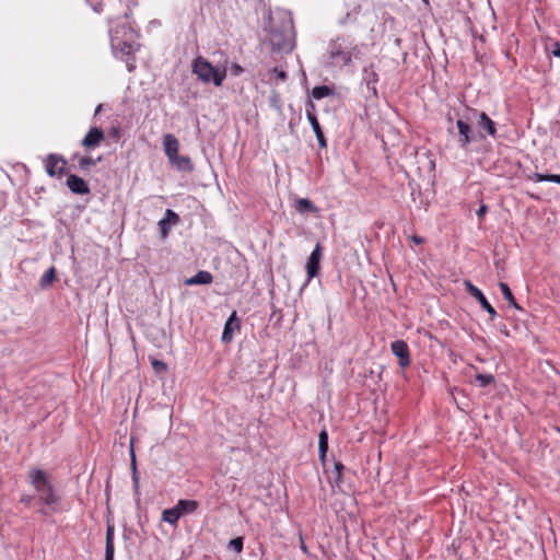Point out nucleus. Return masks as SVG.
Masks as SVG:
<instances>
[{
    "label": "nucleus",
    "mask_w": 560,
    "mask_h": 560,
    "mask_svg": "<svg viewBox=\"0 0 560 560\" xmlns=\"http://www.w3.org/2000/svg\"><path fill=\"white\" fill-rule=\"evenodd\" d=\"M164 152L167 159L175 158L179 150V142L172 133H166L163 137Z\"/></svg>",
    "instance_id": "obj_18"
},
{
    "label": "nucleus",
    "mask_w": 560,
    "mask_h": 560,
    "mask_svg": "<svg viewBox=\"0 0 560 560\" xmlns=\"http://www.w3.org/2000/svg\"><path fill=\"white\" fill-rule=\"evenodd\" d=\"M151 365H152V369L156 372V373H164L167 371V364L163 361H160L158 359H152L151 360Z\"/></svg>",
    "instance_id": "obj_34"
},
{
    "label": "nucleus",
    "mask_w": 560,
    "mask_h": 560,
    "mask_svg": "<svg viewBox=\"0 0 560 560\" xmlns=\"http://www.w3.org/2000/svg\"><path fill=\"white\" fill-rule=\"evenodd\" d=\"M102 108H103V105H102V104H98V105L96 106V108H95L94 115H95V116H96V115H98V114L101 113Z\"/></svg>",
    "instance_id": "obj_47"
},
{
    "label": "nucleus",
    "mask_w": 560,
    "mask_h": 560,
    "mask_svg": "<svg viewBox=\"0 0 560 560\" xmlns=\"http://www.w3.org/2000/svg\"><path fill=\"white\" fill-rule=\"evenodd\" d=\"M50 512H54V511L47 506L38 510V513L43 516H48L50 514Z\"/></svg>",
    "instance_id": "obj_45"
},
{
    "label": "nucleus",
    "mask_w": 560,
    "mask_h": 560,
    "mask_svg": "<svg viewBox=\"0 0 560 560\" xmlns=\"http://www.w3.org/2000/svg\"><path fill=\"white\" fill-rule=\"evenodd\" d=\"M546 182H551L560 185V174H547Z\"/></svg>",
    "instance_id": "obj_42"
},
{
    "label": "nucleus",
    "mask_w": 560,
    "mask_h": 560,
    "mask_svg": "<svg viewBox=\"0 0 560 560\" xmlns=\"http://www.w3.org/2000/svg\"><path fill=\"white\" fill-rule=\"evenodd\" d=\"M322 246L319 243L316 244L315 248L308 256L306 260V273H307V280L306 283H308L313 278L318 276L320 270V260H322Z\"/></svg>",
    "instance_id": "obj_5"
},
{
    "label": "nucleus",
    "mask_w": 560,
    "mask_h": 560,
    "mask_svg": "<svg viewBox=\"0 0 560 560\" xmlns=\"http://www.w3.org/2000/svg\"><path fill=\"white\" fill-rule=\"evenodd\" d=\"M327 452H328V433L324 429L319 432V435H318L319 460L322 462L323 465H325Z\"/></svg>",
    "instance_id": "obj_22"
},
{
    "label": "nucleus",
    "mask_w": 560,
    "mask_h": 560,
    "mask_svg": "<svg viewBox=\"0 0 560 560\" xmlns=\"http://www.w3.org/2000/svg\"><path fill=\"white\" fill-rule=\"evenodd\" d=\"M116 46L119 47L120 51L125 55H129L132 50V45L127 42H118Z\"/></svg>",
    "instance_id": "obj_37"
},
{
    "label": "nucleus",
    "mask_w": 560,
    "mask_h": 560,
    "mask_svg": "<svg viewBox=\"0 0 560 560\" xmlns=\"http://www.w3.org/2000/svg\"><path fill=\"white\" fill-rule=\"evenodd\" d=\"M329 57L334 65L346 67L350 65L349 39L338 37L330 44Z\"/></svg>",
    "instance_id": "obj_3"
},
{
    "label": "nucleus",
    "mask_w": 560,
    "mask_h": 560,
    "mask_svg": "<svg viewBox=\"0 0 560 560\" xmlns=\"http://www.w3.org/2000/svg\"><path fill=\"white\" fill-rule=\"evenodd\" d=\"M301 548H302V550H303L304 552H306V551H307L306 546H305L304 544H302V547H301Z\"/></svg>",
    "instance_id": "obj_48"
},
{
    "label": "nucleus",
    "mask_w": 560,
    "mask_h": 560,
    "mask_svg": "<svg viewBox=\"0 0 560 560\" xmlns=\"http://www.w3.org/2000/svg\"><path fill=\"white\" fill-rule=\"evenodd\" d=\"M488 207L486 205H481L480 208L477 211V215L479 219H482L483 215L487 213Z\"/></svg>",
    "instance_id": "obj_44"
},
{
    "label": "nucleus",
    "mask_w": 560,
    "mask_h": 560,
    "mask_svg": "<svg viewBox=\"0 0 560 560\" xmlns=\"http://www.w3.org/2000/svg\"><path fill=\"white\" fill-rule=\"evenodd\" d=\"M295 210L299 212V213H305V212H312V213H317L318 212V208L314 205L313 201H311L310 199L307 198H300L295 201Z\"/></svg>",
    "instance_id": "obj_24"
},
{
    "label": "nucleus",
    "mask_w": 560,
    "mask_h": 560,
    "mask_svg": "<svg viewBox=\"0 0 560 560\" xmlns=\"http://www.w3.org/2000/svg\"><path fill=\"white\" fill-rule=\"evenodd\" d=\"M272 72L276 74L277 79L280 80V81H285L287 78H288V74L284 70L282 69H279L277 67H275L272 69Z\"/></svg>",
    "instance_id": "obj_40"
},
{
    "label": "nucleus",
    "mask_w": 560,
    "mask_h": 560,
    "mask_svg": "<svg viewBox=\"0 0 560 560\" xmlns=\"http://www.w3.org/2000/svg\"><path fill=\"white\" fill-rule=\"evenodd\" d=\"M179 215L175 211L167 209L165 211V217L159 221L161 237L166 238L170 234L171 225H176L179 223Z\"/></svg>",
    "instance_id": "obj_15"
},
{
    "label": "nucleus",
    "mask_w": 560,
    "mask_h": 560,
    "mask_svg": "<svg viewBox=\"0 0 560 560\" xmlns=\"http://www.w3.org/2000/svg\"><path fill=\"white\" fill-rule=\"evenodd\" d=\"M59 161H63V155L58 153H49L44 159V167L49 177L61 178L63 176V171L58 170Z\"/></svg>",
    "instance_id": "obj_10"
},
{
    "label": "nucleus",
    "mask_w": 560,
    "mask_h": 560,
    "mask_svg": "<svg viewBox=\"0 0 560 560\" xmlns=\"http://www.w3.org/2000/svg\"><path fill=\"white\" fill-rule=\"evenodd\" d=\"M475 382L480 386V387H487L489 386L490 384L494 383V376L492 374H482V373H478L476 374L475 376Z\"/></svg>",
    "instance_id": "obj_30"
},
{
    "label": "nucleus",
    "mask_w": 560,
    "mask_h": 560,
    "mask_svg": "<svg viewBox=\"0 0 560 560\" xmlns=\"http://www.w3.org/2000/svg\"><path fill=\"white\" fill-rule=\"evenodd\" d=\"M176 505L182 515H186L195 513L199 508V502L196 500L182 499L178 500Z\"/></svg>",
    "instance_id": "obj_23"
},
{
    "label": "nucleus",
    "mask_w": 560,
    "mask_h": 560,
    "mask_svg": "<svg viewBox=\"0 0 560 560\" xmlns=\"http://www.w3.org/2000/svg\"><path fill=\"white\" fill-rule=\"evenodd\" d=\"M527 178H528L529 180H532V182H536V183L546 182L547 174L533 173V174H528V175H527Z\"/></svg>",
    "instance_id": "obj_38"
},
{
    "label": "nucleus",
    "mask_w": 560,
    "mask_h": 560,
    "mask_svg": "<svg viewBox=\"0 0 560 560\" xmlns=\"http://www.w3.org/2000/svg\"><path fill=\"white\" fill-rule=\"evenodd\" d=\"M114 524L107 523L106 526V541H105V560H114L115 546H114Z\"/></svg>",
    "instance_id": "obj_19"
},
{
    "label": "nucleus",
    "mask_w": 560,
    "mask_h": 560,
    "mask_svg": "<svg viewBox=\"0 0 560 560\" xmlns=\"http://www.w3.org/2000/svg\"><path fill=\"white\" fill-rule=\"evenodd\" d=\"M332 94H334V90L327 85H318V86L313 88V90H312V96L315 100H322V98L330 96Z\"/></svg>",
    "instance_id": "obj_28"
},
{
    "label": "nucleus",
    "mask_w": 560,
    "mask_h": 560,
    "mask_svg": "<svg viewBox=\"0 0 560 560\" xmlns=\"http://www.w3.org/2000/svg\"><path fill=\"white\" fill-rule=\"evenodd\" d=\"M425 5H429V0H421Z\"/></svg>",
    "instance_id": "obj_49"
},
{
    "label": "nucleus",
    "mask_w": 560,
    "mask_h": 560,
    "mask_svg": "<svg viewBox=\"0 0 560 560\" xmlns=\"http://www.w3.org/2000/svg\"><path fill=\"white\" fill-rule=\"evenodd\" d=\"M66 184L69 190L75 195H88L91 191L89 184L75 174H69Z\"/></svg>",
    "instance_id": "obj_14"
},
{
    "label": "nucleus",
    "mask_w": 560,
    "mask_h": 560,
    "mask_svg": "<svg viewBox=\"0 0 560 560\" xmlns=\"http://www.w3.org/2000/svg\"><path fill=\"white\" fill-rule=\"evenodd\" d=\"M58 170L63 171V175H67L69 172L68 161L63 158V161H59Z\"/></svg>",
    "instance_id": "obj_43"
},
{
    "label": "nucleus",
    "mask_w": 560,
    "mask_h": 560,
    "mask_svg": "<svg viewBox=\"0 0 560 560\" xmlns=\"http://www.w3.org/2000/svg\"><path fill=\"white\" fill-rule=\"evenodd\" d=\"M378 81V74L374 69V65L371 63L370 66L365 67L363 69V82L366 85V89L372 92L374 96H377V90H376V83Z\"/></svg>",
    "instance_id": "obj_16"
},
{
    "label": "nucleus",
    "mask_w": 560,
    "mask_h": 560,
    "mask_svg": "<svg viewBox=\"0 0 560 560\" xmlns=\"http://www.w3.org/2000/svg\"><path fill=\"white\" fill-rule=\"evenodd\" d=\"M168 161L179 172L190 173L194 171V163L187 155H179L177 153L175 158H171Z\"/></svg>",
    "instance_id": "obj_17"
},
{
    "label": "nucleus",
    "mask_w": 560,
    "mask_h": 560,
    "mask_svg": "<svg viewBox=\"0 0 560 560\" xmlns=\"http://www.w3.org/2000/svg\"><path fill=\"white\" fill-rule=\"evenodd\" d=\"M466 291L474 296L480 304V306L490 315L491 319H493L498 313L494 307L488 302L485 294L479 290L476 285H474L469 280L464 282Z\"/></svg>",
    "instance_id": "obj_7"
},
{
    "label": "nucleus",
    "mask_w": 560,
    "mask_h": 560,
    "mask_svg": "<svg viewBox=\"0 0 560 560\" xmlns=\"http://www.w3.org/2000/svg\"><path fill=\"white\" fill-rule=\"evenodd\" d=\"M229 549L235 551L236 553H241L244 548V538L242 536H238L236 538H233L229 541L228 545Z\"/></svg>",
    "instance_id": "obj_31"
},
{
    "label": "nucleus",
    "mask_w": 560,
    "mask_h": 560,
    "mask_svg": "<svg viewBox=\"0 0 560 560\" xmlns=\"http://www.w3.org/2000/svg\"><path fill=\"white\" fill-rule=\"evenodd\" d=\"M315 110H316V107H315V104L313 103L312 100H308L307 103H306V117L312 126V129L316 136V139H317V142H318V145L320 148H326L327 147V141H326V138L324 136V132L322 130V127L318 122V119L315 115Z\"/></svg>",
    "instance_id": "obj_4"
},
{
    "label": "nucleus",
    "mask_w": 560,
    "mask_h": 560,
    "mask_svg": "<svg viewBox=\"0 0 560 560\" xmlns=\"http://www.w3.org/2000/svg\"><path fill=\"white\" fill-rule=\"evenodd\" d=\"M477 125L480 139H485L486 135L492 138L497 137L495 122L485 112L479 113Z\"/></svg>",
    "instance_id": "obj_12"
},
{
    "label": "nucleus",
    "mask_w": 560,
    "mask_h": 560,
    "mask_svg": "<svg viewBox=\"0 0 560 560\" xmlns=\"http://www.w3.org/2000/svg\"><path fill=\"white\" fill-rule=\"evenodd\" d=\"M79 160V168L82 172H89L93 166L102 161V156L93 159L91 156H79V153H74L71 160Z\"/></svg>",
    "instance_id": "obj_21"
},
{
    "label": "nucleus",
    "mask_w": 560,
    "mask_h": 560,
    "mask_svg": "<svg viewBox=\"0 0 560 560\" xmlns=\"http://www.w3.org/2000/svg\"><path fill=\"white\" fill-rule=\"evenodd\" d=\"M105 139L104 130L100 127H91L85 137L82 139L81 144L86 150L97 148Z\"/></svg>",
    "instance_id": "obj_11"
},
{
    "label": "nucleus",
    "mask_w": 560,
    "mask_h": 560,
    "mask_svg": "<svg viewBox=\"0 0 560 560\" xmlns=\"http://www.w3.org/2000/svg\"><path fill=\"white\" fill-rule=\"evenodd\" d=\"M183 516L182 513L178 511L177 505H175L172 509H166L162 513V520L171 525H175L179 517Z\"/></svg>",
    "instance_id": "obj_25"
},
{
    "label": "nucleus",
    "mask_w": 560,
    "mask_h": 560,
    "mask_svg": "<svg viewBox=\"0 0 560 560\" xmlns=\"http://www.w3.org/2000/svg\"><path fill=\"white\" fill-rule=\"evenodd\" d=\"M56 281V268L50 267L39 279V287L42 289H47Z\"/></svg>",
    "instance_id": "obj_27"
},
{
    "label": "nucleus",
    "mask_w": 560,
    "mask_h": 560,
    "mask_svg": "<svg viewBox=\"0 0 560 560\" xmlns=\"http://www.w3.org/2000/svg\"><path fill=\"white\" fill-rule=\"evenodd\" d=\"M550 51L553 56L560 58V43L559 42L552 43L550 46Z\"/></svg>",
    "instance_id": "obj_41"
},
{
    "label": "nucleus",
    "mask_w": 560,
    "mask_h": 560,
    "mask_svg": "<svg viewBox=\"0 0 560 560\" xmlns=\"http://www.w3.org/2000/svg\"><path fill=\"white\" fill-rule=\"evenodd\" d=\"M349 51H350V62L352 59H361L362 56V46L353 44L349 40Z\"/></svg>",
    "instance_id": "obj_32"
},
{
    "label": "nucleus",
    "mask_w": 560,
    "mask_h": 560,
    "mask_svg": "<svg viewBox=\"0 0 560 560\" xmlns=\"http://www.w3.org/2000/svg\"><path fill=\"white\" fill-rule=\"evenodd\" d=\"M390 350L393 354L398 358V364L401 369H405L410 365V352L409 347L404 340H395L390 345Z\"/></svg>",
    "instance_id": "obj_8"
},
{
    "label": "nucleus",
    "mask_w": 560,
    "mask_h": 560,
    "mask_svg": "<svg viewBox=\"0 0 560 560\" xmlns=\"http://www.w3.org/2000/svg\"><path fill=\"white\" fill-rule=\"evenodd\" d=\"M270 44L272 49L278 52H290L293 48L291 38L284 32L279 30L271 31Z\"/></svg>",
    "instance_id": "obj_6"
},
{
    "label": "nucleus",
    "mask_w": 560,
    "mask_h": 560,
    "mask_svg": "<svg viewBox=\"0 0 560 560\" xmlns=\"http://www.w3.org/2000/svg\"><path fill=\"white\" fill-rule=\"evenodd\" d=\"M86 3L92 8V10L96 13H101L103 11V0H85Z\"/></svg>",
    "instance_id": "obj_35"
},
{
    "label": "nucleus",
    "mask_w": 560,
    "mask_h": 560,
    "mask_svg": "<svg viewBox=\"0 0 560 560\" xmlns=\"http://www.w3.org/2000/svg\"><path fill=\"white\" fill-rule=\"evenodd\" d=\"M499 288H500V290L502 292L503 298L509 302V304L511 306H513L516 310H522V307L516 302V300H515V298H514L510 287L508 285V283L500 282L499 283Z\"/></svg>",
    "instance_id": "obj_26"
},
{
    "label": "nucleus",
    "mask_w": 560,
    "mask_h": 560,
    "mask_svg": "<svg viewBox=\"0 0 560 560\" xmlns=\"http://www.w3.org/2000/svg\"><path fill=\"white\" fill-rule=\"evenodd\" d=\"M456 126L458 129V145L462 149H467L468 145L476 140L477 136L470 125L463 119H458Z\"/></svg>",
    "instance_id": "obj_9"
},
{
    "label": "nucleus",
    "mask_w": 560,
    "mask_h": 560,
    "mask_svg": "<svg viewBox=\"0 0 560 560\" xmlns=\"http://www.w3.org/2000/svg\"><path fill=\"white\" fill-rule=\"evenodd\" d=\"M192 72L203 83L212 82L215 86H221L225 77L226 70H220L213 67L206 58L199 56L194 60Z\"/></svg>",
    "instance_id": "obj_2"
},
{
    "label": "nucleus",
    "mask_w": 560,
    "mask_h": 560,
    "mask_svg": "<svg viewBox=\"0 0 560 560\" xmlns=\"http://www.w3.org/2000/svg\"><path fill=\"white\" fill-rule=\"evenodd\" d=\"M229 70L233 77H238V75L243 74V72H244V68L236 62H232Z\"/></svg>",
    "instance_id": "obj_36"
},
{
    "label": "nucleus",
    "mask_w": 560,
    "mask_h": 560,
    "mask_svg": "<svg viewBox=\"0 0 560 560\" xmlns=\"http://www.w3.org/2000/svg\"><path fill=\"white\" fill-rule=\"evenodd\" d=\"M131 470H132L131 478H132L135 493L139 494V474L137 470V462H136V456H135L132 448H131Z\"/></svg>",
    "instance_id": "obj_29"
},
{
    "label": "nucleus",
    "mask_w": 560,
    "mask_h": 560,
    "mask_svg": "<svg viewBox=\"0 0 560 560\" xmlns=\"http://www.w3.org/2000/svg\"><path fill=\"white\" fill-rule=\"evenodd\" d=\"M213 281V276L207 270H199L195 276L186 279V285L210 284Z\"/></svg>",
    "instance_id": "obj_20"
},
{
    "label": "nucleus",
    "mask_w": 560,
    "mask_h": 560,
    "mask_svg": "<svg viewBox=\"0 0 560 560\" xmlns=\"http://www.w3.org/2000/svg\"><path fill=\"white\" fill-rule=\"evenodd\" d=\"M345 470V466L341 462H335L334 472H335V483L339 487L342 482V472Z\"/></svg>",
    "instance_id": "obj_33"
},
{
    "label": "nucleus",
    "mask_w": 560,
    "mask_h": 560,
    "mask_svg": "<svg viewBox=\"0 0 560 560\" xmlns=\"http://www.w3.org/2000/svg\"><path fill=\"white\" fill-rule=\"evenodd\" d=\"M28 479L37 493L38 503L56 511L55 505L60 502V497L48 474L39 468H34L28 472Z\"/></svg>",
    "instance_id": "obj_1"
},
{
    "label": "nucleus",
    "mask_w": 560,
    "mask_h": 560,
    "mask_svg": "<svg viewBox=\"0 0 560 560\" xmlns=\"http://www.w3.org/2000/svg\"><path fill=\"white\" fill-rule=\"evenodd\" d=\"M241 320L237 317L236 311H233L228 320L224 324L223 332H222V342L230 343L234 338V331L240 330Z\"/></svg>",
    "instance_id": "obj_13"
},
{
    "label": "nucleus",
    "mask_w": 560,
    "mask_h": 560,
    "mask_svg": "<svg viewBox=\"0 0 560 560\" xmlns=\"http://www.w3.org/2000/svg\"><path fill=\"white\" fill-rule=\"evenodd\" d=\"M412 241L417 244H421L423 242L422 237L417 235L412 236Z\"/></svg>",
    "instance_id": "obj_46"
},
{
    "label": "nucleus",
    "mask_w": 560,
    "mask_h": 560,
    "mask_svg": "<svg viewBox=\"0 0 560 560\" xmlns=\"http://www.w3.org/2000/svg\"><path fill=\"white\" fill-rule=\"evenodd\" d=\"M34 500H35L34 495L23 494L20 498V503L24 504L25 506H31Z\"/></svg>",
    "instance_id": "obj_39"
}]
</instances>
